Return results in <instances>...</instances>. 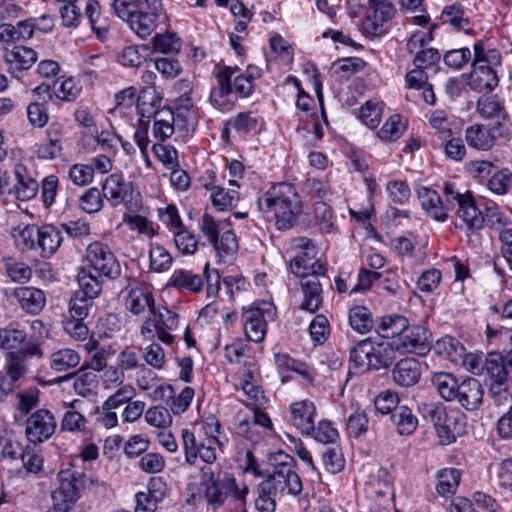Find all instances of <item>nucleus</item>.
Returning a JSON list of instances; mask_svg holds the SVG:
<instances>
[{
	"mask_svg": "<svg viewBox=\"0 0 512 512\" xmlns=\"http://www.w3.org/2000/svg\"><path fill=\"white\" fill-rule=\"evenodd\" d=\"M460 482V472L455 468L443 469L438 473L437 493L441 496L453 494Z\"/></svg>",
	"mask_w": 512,
	"mask_h": 512,
	"instance_id": "49530a36",
	"label": "nucleus"
},
{
	"mask_svg": "<svg viewBox=\"0 0 512 512\" xmlns=\"http://www.w3.org/2000/svg\"><path fill=\"white\" fill-rule=\"evenodd\" d=\"M485 371L489 379L510 380L512 364L508 362V355L496 351L488 353Z\"/></svg>",
	"mask_w": 512,
	"mask_h": 512,
	"instance_id": "cd10ccee",
	"label": "nucleus"
},
{
	"mask_svg": "<svg viewBox=\"0 0 512 512\" xmlns=\"http://www.w3.org/2000/svg\"><path fill=\"white\" fill-rule=\"evenodd\" d=\"M26 332L9 325L0 329V348L9 350L17 349L26 340Z\"/></svg>",
	"mask_w": 512,
	"mask_h": 512,
	"instance_id": "603ef678",
	"label": "nucleus"
},
{
	"mask_svg": "<svg viewBox=\"0 0 512 512\" xmlns=\"http://www.w3.org/2000/svg\"><path fill=\"white\" fill-rule=\"evenodd\" d=\"M182 441L187 464L195 465L198 457L207 464H213L216 461L217 456L214 445L219 443L216 437L208 438L205 442L198 441L193 432L183 429Z\"/></svg>",
	"mask_w": 512,
	"mask_h": 512,
	"instance_id": "1a4fd4ad",
	"label": "nucleus"
},
{
	"mask_svg": "<svg viewBox=\"0 0 512 512\" xmlns=\"http://www.w3.org/2000/svg\"><path fill=\"white\" fill-rule=\"evenodd\" d=\"M418 196L423 209L431 218L440 222L447 219L449 209L435 190L423 187L418 191Z\"/></svg>",
	"mask_w": 512,
	"mask_h": 512,
	"instance_id": "393cba45",
	"label": "nucleus"
},
{
	"mask_svg": "<svg viewBox=\"0 0 512 512\" xmlns=\"http://www.w3.org/2000/svg\"><path fill=\"white\" fill-rule=\"evenodd\" d=\"M303 262V257H294L290 261L289 269L294 275L301 278L300 284L304 299L299 308L315 313L322 306V285L315 275H308L306 272L308 271V266H302Z\"/></svg>",
	"mask_w": 512,
	"mask_h": 512,
	"instance_id": "0eeeda50",
	"label": "nucleus"
},
{
	"mask_svg": "<svg viewBox=\"0 0 512 512\" xmlns=\"http://www.w3.org/2000/svg\"><path fill=\"white\" fill-rule=\"evenodd\" d=\"M125 304L126 308L135 315L141 314L146 308L152 315L156 314L154 298L146 288H132L126 297Z\"/></svg>",
	"mask_w": 512,
	"mask_h": 512,
	"instance_id": "c85d7f7f",
	"label": "nucleus"
},
{
	"mask_svg": "<svg viewBox=\"0 0 512 512\" xmlns=\"http://www.w3.org/2000/svg\"><path fill=\"white\" fill-rule=\"evenodd\" d=\"M382 106L374 101H367L360 108L359 118L370 128H375L380 123Z\"/></svg>",
	"mask_w": 512,
	"mask_h": 512,
	"instance_id": "774afa93",
	"label": "nucleus"
},
{
	"mask_svg": "<svg viewBox=\"0 0 512 512\" xmlns=\"http://www.w3.org/2000/svg\"><path fill=\"white\" fill-rule=\"evenodd\" d=\"M406 129V123L402 122L399 114L392 115L384 123L377 135L382 141H396Z\"/></svg>",
	"mask_w": 512,
	"mask_h": 512,
	"instance_id": "de8ad7c7",
	"label": "nucleus"
},
{
	"mask_svg": "<svg viewBox=\"0 0 512 512\" xmlns=\"http://www.w3.org/2000/svg\"><path fill=\"white\" fill-rule=\"evenodd\" d=\"M56 426L55 417L50 410L38 409L26 420V438L32 444L42 443L53 435Z\"/></svg>",
	"mask_w": 512,
	"mask_h": 512,
	"instance_id": "9b49d317",
	"label": "nucleus"
},
{
	"mask_svg": "<svg viewBox=\"0 0 512 512\" xmlns=\"http://www.w3.org/2000/svg\"><path fill=\"white\" fill-rule=\"evenodd\" d=\"M97 273L83 267L77 275L80 289L76 292H82L84 296L94 300L102 291V278Z\"/></svg>",
	"mask_w": 512,
	"mask_h": 512,
	"instance_id": "c9c22d12",
	"label": "nucleus"
},
{
	"mask_svg": "<svg viewBox=\"0 0 512 512\" xmlns=\"http://www.w3.org/2000/svg\"><path fill=\"white\" fill-rule=\"evenodd\" d=\"M154 120L153 135L159 141H165L174 133V112L163 107L152 116Z\"/></svg>",
	"mask_w": 512,
	"mask_h": 512,
	"instance_id": "4c0bfd02",
	"label": "nucleus"
},
{
	"mask_svg": "<svg viewBox=\"0 0 512 512\" xmlns=\"http://www.w3.org/2000/svg\"><path fill=\"white\" fill-rule=\"evenodd\" d=\"M202 486L204 487L203 496L208 505L217 509L224 504L226 499L234 495L238 500L244 501L246 489L238 491L236 481L227 474H214L211 467L204 466L200 469Z\"/></svg>",
	"mask_w": 512,
	"mask_h": 512,
	"instance_id": "7ed1b4c3",
	"label": "nucleus"
},
{
	"mask_svg": "<svg viewBox=\"0 0 512 512\" xmlns=\"http://www.w3.org/2000/svg\"><path fill=\"white\" fill-rule=\"evenodd\" d=\"M477 111L483 118L492 121V129H499L507 118L503 105L492 97H481L477 102Z\"/></svg>",
	"mask_w": 512,
	"mask_h": 512,
	"instance_id": "c756f323",
	"label": "nucleus"
},
{
	"mask_svg": "<svg viewBox=\"0 0 512 512\" xmlns=\"http://www.w3.org/2000/svg\"><path fill=\"white\" fill-rule=\"evenodd\" d=\"M465 139L470 147L482 151L491 149L495 142L491 129L478 124L466 129Z\"/></svg>",
	"mask_w": 512,
	"mask_h": 512,
	"instance_id": "72a5a7b5",
	"label": "nucleus"
},
{
	"mask_svg": "<svg viewBox=\"0 0 512 512\" xmlns=\"http://www.w3.org/2000/svg\"><path fill=\"white\" fill-rule=\"evenodd\" d=\"M79 363L80 355L75 350L69 348L55 351L50 357V367L57 372L74 368Z\"/></svg>",
	"mask_w": 512,
	"mask_h": 512,
	"instance_id": "37998d69",
	"label": "nucleus"
},
{
	"mask_svg": "<svg viewBox=\"0 0 512 512\" xmlns=\"http://www.w3.org/2000/svg\"><path fill=\"white\" fill-rule=\"evenodd\" d=\"M59 486L53 491L51 497L57 505L67 504L68 508L79 499L81 491L99 485L97 479L75 470H66L59 473Z\"/></svg>",
	"mask_w": 512,
	"mask_h": 512,
	"instance_id": "39448f33",
	"label": "nucleus"
},
{
	"mask_svg": "<svg viewBox=\"0 0 512 512\" xmlns=\"http://www.w3.org/2000/svg\"><path fill=\"white\" fill-rule=\"evenodd\" d=\"M24 448L19 441L8 437L6 430H0V457L2 459L18 460Z\"/></svg>",
	"mask_w": 512,
	"mask_h": 512,
	"instance_id": "13d9d810",
	"label": "nucleus"
},
{
	"mask_svg": "<svg viewBox=\"0 0 512 512\" xmlns=\"http://www.w3.org/2000/svg\"><path fill=\"white\" fill-rule=\"evenodd\" d=\"M483 394L482 385L477 379L466 378L460 383L455 400L466 410L475 411L482 404Z\"/></svg>",
	"mask_w": 512,
	"mask_h": 512,
	"instance_id": "4be33fe9",
	"label": "nucleus"
},
{
	"mask_svg": "<svg viewBox=\"0 0 512 512\" xmlns=\"http://www.w3.org/2000/svg\"><path fill=\"white\" fill-rule=\"evenodd\" d=\"M73 376L75 377L74 390L82 397L91 395L98 386V377L93 371L80 369Z\"/></svg>",
	"mask_w": 512,
	"mask_h": 512,
	"instance_id": "a18cd8bd",
	"label": "nucleus"
},
{
	"mask_svg": "<svg viewBox=\"0 0 512 512\" xmlns=\"http://www.w3.org/2000/svg\"><path fill=\"white\" fill-rule=\"evenodd\" d=\"M81 88L76 84L74 79L65 80L57 79L52 85V94L62 101H74L79 95Z\"/></svg>",
	"mask_w": 512,
	"mask_h": 512,
	"instance_id": "3c124183",
	"label": "nucleus"
},
{
	"mask_svg": "<svg viewBox=\"0 0 512 512\" xmlns=\"http://www.w3.org/2000/svg\"><path fill=\"white\" fill-rule=\"evenodd\" d=\"M429 123L439 139L446 141L452 136L451 122L444 111H433L429 117Z\"/></svg>",
	"mask_w": 512,
	"mask_h": 512,
	"instance_id": "680f3d73",
	"label": "nucleus"
},
{
	"mask_svg": "<svg viewBox=\"0 0 512 512\" xmlns=\"http://www.w3.org/2000/svg\"><path fill=\"white\" fill-rule=\"evenodd\" d=\"M421 364L415 358H404L392 369L394 383L401 387H411L418 383L421 377Z\"/></svg>",
	"mask_w": 512,
	"mask_h": 512,
	"instance_id": "412c9836",
	"label": "nucleus"
},
{
	"mask_svg": "<svg viewBox=\"0 0 512 512\" xmlns=\"http://www.w3.org/2000/svg\"><path fill=\"white\" fill-rule=\"evenodd\" d=\"M400 398L396 392L385 390L380 392L375 400L374 405L377 411L382 414H390V416L399 408Z\"/></svg>",
	"mask_w": 512,
	"mask_h": 512,
	"instance_id": "e2e57ef3",
	"label": "nucleus"
},
{
	"mask_svg": "<svg viewBox=\"0 0 512 512\" xmlns=\"http://www.w3.org/2000/svg\"><path fill=\"white\" fill-rule=\"evenodd\" d=\"M316 408L308 400L294 402L290 406V424L301 434H311L314 430Z\"/></svg>",
	"mask_w": 512,
	"mask_h": 512,
	"instance_id": "f3484780",
	"label": "nucleus"
},
{
	"mask_svg": "<svg viewBox=\"0 0 512 512\" xmlns=\"http://www.w3.org/2000/svg\"><path fill=\"white\" fill-rule=\"evenodd\" d=\"M62 241L61 228L51 224L39 227L37 245L41 249L43 257L52 256L58 250Z\"/></svg>",
	"mask_w": 512,
	"mask_h": 512,
	"instance_id": "bb28decb",
	"label": "nucleus"
},
{
	"mask_svg": "<svg viewBox=\"0 0 512 512\" xmlns=\"http://www.w3.org/2000/svg\"><path fill=\"white\" fill-rule=\"evenodd\" d=\"M475 64H484L489 65L493 68V66H498L501 64V55L497 49H486L484 47V43L478 41L474 44V60Z\"/></svg>",
	"mask_w": 512,
	"mask_h": 512,
	"instance_id": "bf43d9fd",
	"label": "nucleus"
},
{
	"mask_svg": "<svg viewBox=\"0 0 512 512\" xmlns=\"http://www.w3.org/2000/svg\"><path fill=\"white\" fill-rule=\"evenodd\" d=\"M93 300L84 296L82 292H74L69 302L70 318L84 320L92 306Z\"/></svg>",
	"mask_w": 512,
	"mask_h": 512,
	"instance_id": "6e6d98bb",
	"label": "nucleus"
},
{
	"mask_svg": "<svg viewBox=\"0 0 512 512\" xmlns=\"http://www.w3.org/2000/svg\"><path fill=\"white\" fill-rule=\"evenodd\" d=\"M249 425L269 429L271 427V420L265 412L253 410L251 416L244 418L239 417L237 427L238 434L247 435L249 433Z\"/></svg>",
	"mask_w": 512,
	"mask_h": 512,
	"instance_id": "5fc2aeb1",
	"label": "nucleus"
},
{
	"mask_svg": "<svg viewBox=\"0 0 512 512\" xmlns=\"http://www.w3.org/2000/svg\"><path fill=\"white\" fill-rule=\"evenodd\" d=\"M149 257L151 268L157 272L168 270L172 264V256L160 245L151 247Z\"/></svg>",
	"mask_w": 512,
	"mask_h": 512,
	"instance_id": "338daca9",
	"label": "nucleus"
},
{
	"mask_svg": "<svg viewBox=\"0 0 512 512\" xmlns=\"http://www.w3.org/2000/svg\"><path fill=\"white\" fill-rule=\"evenodd\" d=\"M153 51L162 54H177L181 49V40L175 32L156 33L152 38Z\"/></svg>",
	"mask_w": 512,
	"mask_h": 512,
	"instance_id": "79ce46f5",
	"label": "nucleus"
},
{
	"mask_svg": "<svg viewBox=\"0 0 512 512\" xmlns=\"http://www.w3.org/2000/svg\"><path fill=\"white\" fill-rule=\"evenodd\" d=\"M372 13L363 22V31L371 37L380 36L385 32L384 23L391 20L395 7L388 0L369 1Z\"/></svg>",
	"mask_w": 512,
	"mask_h": 512,
	"instance_id": "4468645a",
	"label": "nucleus"
},
{
	"mask_svg": "<svg viewBox=\"0 0 512 512\" xmlns=\"http://www.w3.org/2000/svg\"><path fill=\"white\" fill-rule=\"evenodd\" d=\"M169 285L181 291L199 293L202 290L203 279L191 270L177 269L173 272Z\"/></svg>",
	"mask_w": 512,
	"mask_h": 512,
	"instance_id": "473e14b6",
	"label": "nucleus"
},
{
	"mask_svg": "<svg viewBox=\"0 0 512 512\" xmlns=\"http://www.w3.org/2000/svg\"><path fill=\"white\" fill-rule=\"evenodd\" d=\"M211 200L213 205L219 210H226L236 205L239 200V193L234 188L225 190L222 187L216 186L211 190Z\"/></svg>",
	"mask_w": 512,
	"mask_h": 512,
	"instance_id": "09e8293b",
	"label": "nucleus"
},
{
	"mask_svg": "<svg viewBox=\"0 0 512 512\" xmlns=\"http://www.w3.org/2000/svg\"><path fill=\"white\" fill-rule=\"evenodd\" d=\"M103 196L115 207L131 200L133 187L131 182H126L120 173L110 174L102 185Z\"/></svg>",
	"mask_w": 512,
	"mask_h": 512,
	"instance_id": "2eb2a0df",
	"label": "nucleus"
},
{
	"mask_svg": "<svg viewBox=\"0 0 512 512\" xmlns=\"http://www.w3.org/2000/svg\"><path fill=\"white\" fill-rule=\"evenodd\" d=\"M85 258L87 261L85 268L99 276H104L110 280L120 277V262L107 244L100 241L89 244L86 248Z\"/></svg>",
	"mask_w": 512,
	"mask_h": 512,
	"instance_id": "423d86ee",
	"label": "nucleus"
},
{
	"mask_svg": "<svg viewBox=\"0 0 512 512\" xmlns=\"http://www.w3.org/2000/svg\"><path fill=\"white\" fill-rule=\"evenodd\" d=\"M468 85L478 92L492 91L498 85V77L489 65L473 63Z\"/></svg>",
	"mask_w": 512,
	"mask_h": 512,
	"instance_id": "b1692460",
	"label": "nucleus"
},
{
	"mask_svg": "<svg viewBox=\"0 0 512 512\" xmlns=\"http://www.w3.org/2000/svg\"><path fill=\"white\" fill-rule=\"evenodd\" d=\"M103 195L96 187H91L80 197L79 205L87 213H96L103 207Z\"/></svg>",
	"mask_w": 512,
	"mask_h": 512,
	"instance_id": "0e129e2a",
	"label": "nucleus"
},
{
	"mask_svg": "<svg viewBox=\"0 0 512 512\" xmlns=\"http://www.w3.org/2000/svg\"><path fill=\"white\" fill-rule=\"evenodd\" d=\"M390 420L400 435H411L418 426L416 415L405 405L397 408L390 416Z\"/></svg>",
	"mask_w": 512,
	"mask_h": 512,
	"instance_id": "e433bc0d",
	"label": "nucleus"
},
{
	"mask_svg": "<svg viewBox=\"0 0 512 512\" xmlns=\"http://www.w3.org/2000/svg\"><path fill=\"white\" fill-rule=\"evenodd\" d=\"M79 400H74L68 404L60 422V431L70 433H81L86 430L87 419L76 410Z\"/></svg>",
	"mask_w": 512,
	"mask_h": 512,
	"instance_id": "f704fd0d",
	"label": "nucleus"
},
{
	"mask_svg": "<svg viewBox=\"0 0 512 512\" xmlns=\"http://www.w3.org/2000/svg\"><path fill=\"white\" fill-rule=\"evenodd\" d=\"M273 307L270 303H254L244 311L245 333L250 341L261 342L266 333V316L272 317Z\"/></svg>",
	"mask_w": 512,
	"mask_h": 512,
	"instance_id": "f8f14e48",
	"label": "nucleus"
},
{
	"mask_svg": "<svg viewBox=\"0 0 512 512\" xmlns=\"http://www.w3.org/2000/svg\"><path fill=\"white\" fill-rule=\"evenodd\" d=\"M64 132L60 123L53 122L46 130V142L38 146L37 157L43 160H53L61 156Z\"/></svg>",
	"mask_w": 512,
	"mask_h": 512,
	"instance_id": "aec40b11",
	"label": "nucleus"
},
{
	"mask_svg": "<svg viewBox=\"0 0 512 512\" xmlns=\"http://www.w3.org/2000/svg\"><path fill=\"white\" fill-rule=\"evenodd\" d=\"M431 382L440 396L446 401H454L457 397V390L460 383L457 378L450 373H435Z\"/></svg>",
	"mask_w": 512,
	"mask_h": 512,
	"instance_id": "a19ab883",
	"label": "nucleus"
},
{
	"mask_svg": "<svg viewBox=\"0 0 512 512\" xmlns=\"http://www.w3.org/2000/svg\"><path fill=\"white\" fill-rule=\"evenodd\" d=\"M350 360L367 370L387 368L394 360V350L388 342L360 341L350 351Z\"/></svg>",
	"mask_w": 512,
	"mask_h": 512,
	"instance_id": "20e7f679",
	"label": "nucleus"
},
{
	"mask_svg": "<svg viewBox=\"0 0 512 512\" xmlns=\"http://www.w3.org/2000/svg\"><path fill=\"white\" fill-rule=\"evenodd\" d=\"M408 320L401 315L385 316L380 319L376 332L382 338H392L399 340L405 328H407Z\"/></svg>",
	"mask_w": 512,
	"mask_h": 512,
	"instance_id": "58836bf2",
	"label": "nucleus"
},
{
	"mask_svg": "<svg viewBox=\"0 0 512 512\" xmlns=\"http://www.w3.org/2000/svg\"><path fill=\"white\" fill-rule=\"evenodd\" d=\"M457 215L470 230H479L484 225L483 213L475 205L472 195L458 207Z\"/></svg>",
	"mask_w": 512,
	"mask_h": 512,
	"instance_id": "ea45409f",
	"label": "nucleus"
},
{
	"mask_svg": "<svg viewBox=\"0 0 512 512\" xmlns=\"http://www.w3.org/2000/svg\"><path fill=\"white\" fill-rule=\"evenodd\" d=\"M16 184L12 188L15 197L21 201H27L34 198L39 190V183L35 177V172L29 170L23 164H17L14 169Z\"/></svg>",
	"mask_w": 512,
	"mask_h": 512,
	"instance_id": "a211bd4d",
	"label": "nucleus"
},
{
	"mask_svg": "<svg viewBox=\"0 0 512 512\" xmlns=\"http://www.w3.org/2000/svg\"><path fill=\"white\" fill-rule=\"evenodd\" d=\"M13 297L25 312L37 315L46 304V297L41 289L32 286L17 287L13 290Z\"/></svg>",
	"mask_w": 512,
	"mask_h": 512,
	"instance_id": "6ab92c4d",
	"label": "nucleus"
},
{
	"mask_svg": "<svg viewBox=\"0 0 512 512\" xmlns=\"http://www.w3.org/2000/svg\"><path fill=\"white\" fill-rule=\"evenodd\" d=\"M264 213H273L279 230L291 228L301 212V201L295 189L285 183L272 186L257 201Z\"/></svg>",
	"mask_w": 512,
	"mask_h": 512,
	"instance_id": "f257e3e1",
	"label": "nucleus"
},
{
	"mask_svg": "<svg viewBox=\"0 0 512 512\" xmlns=\"http://www.w3.org/2000/svg\"><path fill=\"white\" fill-rule=\"evenodd\" d=\"M161 102L162 96L155 86H143L137 99L140 118L150 121L152 116L161 110Z\"/></svg>",
	"mask_w": 512,
	"mask_h": 512,
	"instance_id": "a878e982",
	"label": "nucleus"
},
{
	"mask_svg": "<svg viewBox=\"0 0 512 512\" xmlns=\"http://www.w3.org/2000/svg\"><path fill=\"white\" fill-rule=\"evenodd\" d=\"M165 496L166 484L161 479H151L147 492H138L135 495V512H155Z\"/></svg>",
	"mask_w": 512,
	"mask_h": 512,
	"instance_id": "dca6fc26",
	"label": "nucleus"
},
{
	"mask_svg": "<svg viewBox=\"0 0 512 512\" xmlns=\"http://www.w3.org/2000/svg\"><path fill=\"white\" fill-rule=\"evenodd\" d=\"M220 257L229 256L238 250V241L232 230H226L212 243Z\"/></svg>",
	"mask_w": 512,
	"mask_h": 512,
	"instance_id": "69168bd1",
	"label": "nucleus"
},
{
	"mask_svg": "<svg viewBox=\"0 0 512 512\" xmlns=\"http://www.w3.org/2000/svg\"><path fill=\"white\" fill-rule=\"evenodd\" d=\"M273 469L269 476L261 482L262 492L277 493L280 495H298L302 491V482L295 472V460L293 457L279 452L273 458Z\"/></svg>",
	"mask_w": 512,
	"mask_h": 512,
	"instance_id": "f03ea898",
	"label": "nucleus"
},
{
	"mask_svg": "<svg viewBox=\"0 0 512 512\" xmlns=\"http://www.w3.org/2000/svg\"><path fill=\"white\" fill-rule=\"evenodd\" d=\"M512 184V172L507 169H501L496 171L492 177L488 180V188L491 192L504 195L508 193Z\"/></svg>",
	"mask_w": 512,
	"mask_h": 512,
	"instance_id": "052dcab7",
	"label": "nucleus"
},
{
	"mask_svg": "<svg viewBox=\"0 0 512 512\" xmlns=\"http://www.w3.org/2000/svg\"><path fill=\"white\" fill-rule=\"evenodd\" d=\"M32 356L42 357V350L38 343H28L27 346L18 351L8 353L7 373L3 378L12 386L13 390L17 386V381L27 373L28 367L26 362Z\"/></svg>",
	"mask_w": 512,
	"mask_h": 512,
	"instance_id": "9d476101",
	"label": "nucleus"
},
{
	"mask_svg": "<svg viewBox=\"0 0 512 512\" xmlns=\"http://www.w3.org/2000/svg\"><path fill=\"white\" fill-rule=\"evenodd\" d=\"M97 10L96 4L92 3L88 7H85V15L89 20L91 29L96 34V37L104 42L109 37L110 20L108 17L102 16L99 19H92V16Z\"/></svg>",
	"mask_w": 512,
	"mask_h": 512,
	"instance_id": "864d4df0",
	"label": "nucleus"
},
{
	"mask_svg": "<svg viewBox=\"0 0 512 512\" xmlns=\"http://www.w3.org/2000/svg\"><path fill=\"white\" fill-rule=\"evenodd\" d=\"M19 459L26 473L38 474L43 469V457L35 446L26 445Z\"/></svg>",
	"mask_w": 512,
	"mask_h": 512,
	"instance_id": "8fccbe9b",
	"label": "nucleus"
},
{
	"mask_svg": "<svg viewBox=\"0 0 512 512\" xmlns=\"http://www.w3.org/2000/svg\"><path fill=\"white\" fill-rule=\"evenodd\" d=\"M464 426V417L459 410H446L437 430L441 443H453L463 433Z\"/></svg>",
	"mask_w": 512,
	"mask_h": 512,
	"instance_id": "5701e85b",
	"label": "nucleus"
},
{
	"mask_svg": "<svg viewBox=\"0 0 512 512\" xmlns=\"http://www.w3.org/2000/svg\"><path fill=\"white\" fill-rule=\"evenodd\" d=\"M161 4L158 0H145L128 22L129 28L140 38L146 39L152 35L160 24Z\"/></svg>",
	"mask_w": 512,
	"mask_h": 512,
	"instance_id": "6e6552de",
	"label": "nucleus"
},
{
	"mask_svg": "<svg viewBox=\"0 0 512 512\" xmlns=\"http://www.w3.org/2000/svg\"><path fill=\"white\" fill-rule=\"evenodd\" d=\"M394 345L396 349H402L404 352L425 355L431 348V335L423 326L407 324V328L399 340L394 341Z\"/></svg>",
	"mask_w": 512,
	"mask_h": 512,
	"instance_id": "ddd939ff",
	"label": "nucleus"
},
{
	"mask_svg": "<svg viewBox=\"0 0 512 512\" xmlns=\"http://www.w3.org/2000/svg\"><path fill=\"white\" fill-rule=\"evenodd\" d=\"M6 61L10 64V72L28 70L37 61V53L30 47L15 46L5 55Z\"/></svg>",
	"mask_w": 512,
	"mask_h": 512,
	"instance_id": "7c9ffc66",
	"label": "nucleus"
},
{
	"mask_svg": "<svg viewBox=\"0 0 512 512\" xmlns=\"http://www.w3.org/2000/svg\"><path fill=\"white\" fill-rule=\"evenodd\" d=\"M234 70L230 67H225L216 75L217 86L214 87L210 93V100L219 108L227 106V96L232 91L231 77Z\"/></svg>",
	"mask_w": 512,
	"mask_h": 512,
	"instance_id": "2f4dec72",
	"label": "nucleus"
},
{
	"mask_svg": "<svg viewBox=\"0 0 512 512\" xmlns=\"http://www.w3.org/2000/svg\"><path fill=\"white\" fill-rule=\"evenodd\" d=\"M143 4H145V0H113L111 8L120 19L128 24L132 16L142 8Z\"/></svg>",
	"mask_w": 512,
	"mask_h": 512,
	"instance_id": "4d7b16f0",
	"label": "nucleus"
},
{
	"mask_svg": "<svg viewBox=\"0 0 512 512\" xmlns=\"http://www.w3.org/2000/svg\"><path fill=\"white\" fill-rule=\"evenodd\" d=\"M349 323L355 331L367 333L373 328L372 314L367 307L356 305L349 311Z\"/></svg>",
	"mask_w": 512,
	"mask_h": 512,
	"instance_id": "c03bdc74",
	"label": "nucleus"
}]
</instances>
